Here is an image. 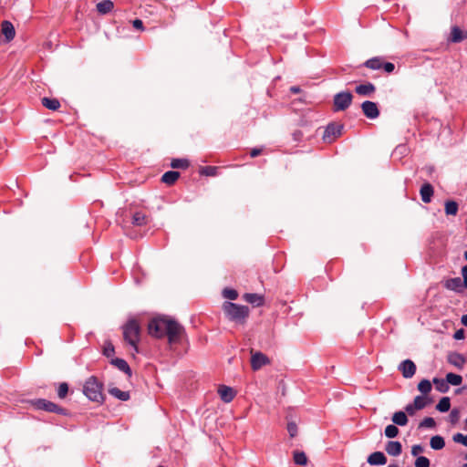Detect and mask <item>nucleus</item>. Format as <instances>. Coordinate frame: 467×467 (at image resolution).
Returning <instances> with one entry per match:
<instances>
[{
	"label": "nucleus",
	"mask_w": 467,
	"mask_h": 467,
	"mask_svg": "<svg viewBox=\"0 0 467 467\" xmlns=\"http://www.w3.org/2000/svg\"><path fill=\"white\" fill-rule=\"evenodd\" d=\"M148 330L149 334L154 337H167L170 345L179 343L185 332L181 324L167 317H158L151 319Z\"/></svg>",
	"instance_id": "f257e3e1"
},
{
	"label": "nucleus",
	"mask_w": 467,
	"mask_h": 467,
	"mask_svg": "<svg viewBox=\"0 0 467 467\" xmlns=\"http://www.w3.org/2000/svg\"><path fill=\"white\" fill-rule=\"evenodd\" d=\"M223 310L226 317L236 324H244L249 316L248 306L228 301L223 303Z\"/></svg>",
	"instance_id": "f03ea898"
},
{
	"label": "nucleus",
	"mask_w": 467,
	"mask_h": 467,
	"mask_svg": "<svg viewBox=\"0 0 467 467\" xmlns=\"http://www.w3.org/2000/svg\"><path fill=\"white\" fill-rule=\"evenodd\" d=\"M102 387V383H100L95 376H91L84 384L83 393L91 401L102 402L104 400Z\"/></svg>",
	"instance_id": "7ed1b4c3"
},
{
	"label": "nucleus",
	"mask_w": 467,
	"mask_h": 467,
	"mask_svg": "<svg viewBox=\"0 0 467 467\" xmlns=\"http://www.w3.org/2000/svg\"><path fill=\"white\" fill-rule=\"evenodd\" d=\"M140 326L136 320L130 319L123 326L124 340L138 352V342L140 340Z\"/></svg>",
	"instance_id": "20e7f679"
},
{
	"label": "nucleus",
	"mask_w": 467,
	"mask_h": 467,
	"mask_svg": "<svg viewBox=\"0 0 467 467\" xmlns=\"http://www.w3.org/2000/svg\"><path fill=\"white\" fill-rule=\"evenodd\" d=\"M353 100V95L350 91H341L335 94L333 99V110L335 112L344 111L349 108Z\"/></svg>",
	"instance_id": "39448f33"
},
{
	"label": "nucleus",
	"mask_w": 467,
	"mask_h": 467,
	"mask_svg": "<svg viewBox=\"0 0 467 467\" xmlns=\"http://www.w3.org/2000/svg\"><path fill=\"white\" fill-rule=\"evenodd\" d=\"M342 130H343V125H341V124H336V123L328 124L324 131V134H323L324 141H326V142L333 141L337 137L341 135Z\"/></svg>",
	"instance_id": "423d86ee"
},
{
	"label": "nucleus",
	"mask_w": 467,
	"mask_h": 467,
	"mask_svg": "<svg viewBox=\"0 0 467 467\" xmlns=\"http://www.w3.org/2000/svg\"><path fill=\"white\" fill-rule=\"evenodd\" d=\"M363 114L369 119H375L379 116V109L376 102L366 100L361 104Z\"/></svg>",
	"instance_id": "0eeeda50"
},
{
	"label": "nucleus",
	"mask_w": 467,
	"mask_h": 467,
	"mask_svg": "<svg viewBox=\"0 0 467 467\" xmlns=\"http://www.w3.org/2000/svg\"><path fill=\"white\" fill-rule=\"evenodd\" d=\"M443 285L446 289L457 294H462L464 292L463 280L460 277L449 278L444 282Z\"/></svg>",
	"instance_id": "6e6552de"
},
{
	"label": "nucleus",
	"mask_w": 467,
	"mask_h": 467,
	"mask_svg": "<svg viewBox=\"0 0 467 467\" xmlns=\"http://www.w3.org/2000/svg\"><path fill=\"white\" fill-rule=\"evenodd\" d=\"M399 370H400L403 378L410 379L415 375L416 365L410 359H405L399 365Z\"/></svg>",
	"instance_id": "1a4fd4ad"
},
{
	"label": "nucleus",
	"mask_w": 467,
	"mask_h": 467,
	"mask_svg": "<svg viewBox=\"0 0 467 467\" xmlns=\"http://www.w3.org/2000/svg\"><path fill=\"white\" fill-rule=\"evenodd\" d=\"M269 363V358L262 352H255L251 358V367L253 370H258L263 366Z\"/></svg>",
	"instance_id": "9d476101"
},
{
	"label": "nucleus",
	"mask_w": 467,
	"mask_h": 467,
	"mask_svg": "<svg viewBox=\"0 0 467 467\" xmlns=\"http://www.w3.org/2000/svg\"><path fill=\"white\" fill-rule=\"evenodd\" d=\"M1 31L5 36L6 42H10L15 38L16 30L13 24L8 20H4L1 23Z\"/></svg>",
	"instance_id": "9b49d317"
},
{
	"label": "nucleus",
	"mask_w": 467,
	"mask_h": 467,
	"mask_svg": "<svg viewBox=\"0 0 467 467\" xmlns=\"http://www.w3.org/2000/svg\"><path fill=\"white\" fill-rule=\"evenodd\" d=\"M447 360L451 365H452L460 369L463 368V366L466 362L464 356L458 352L449 353V355L447 357Z\"/></svg>",
	"instance_id": "f8f14e48"
},
{
	"label": "nucleus",
	"mask_w": 467,
	"mask_h": 467,
	"mask_svg": "<svg viewBox=\"0 0 467 467\" xmlns=\"http://www.w3.org/2000/svg\"><path fill=\"white\" fill-rule=\"evenodd\" d=\"M375 90H376V87L371 82L360 84L355 88L356 93L358 94L359 96H364V97L371 96L375 92Z\"/></svg>",
	"instance_id": "ddd939ff"
},
{
	"label": "nucleus",
	"mask_w": 467,
	"mask_h": 467,
	"mask_svg": "<svg viewBox=\"0 0 467 467\" xmlns=\"http://www.w3.org/2000/svg\"><path fill=\"white\" fill-rule=\"evenodd\" d=\"M370 465H384L387 462V457L382 451L372 452L367 459Z\"/></svg>",
	"instance_id": "4468645a"
},
{
	"label": "nucleus",
	"mask_w": 467,
	"mask_h": 467,
	"mask_svg": "<svg viewBox=\"0 0 467 467\" xmlns=\"http://www.w3.org/2000/svg\"><path fill=\"white\" fill-rule=\"evenodd\" d=\"M218 393L222 400L226 403L231 402L235 396L234 389L231 387L225 385H221L219 387Z\"/></svg>",
	"instance_id": "2eb2a0df"
},
{
	"label": "nucleus",
	"mask_w": 467,
	"mask_h": 467,
	"mask_svg": "<svg viewBox=\"0 0 467 467\" xmlns=\"http://www.w3.org/2000/svg\"><path fill=\"white\" fill-rule=\"evenodd\" d=\"M385 450L390 456H399L402 451V445L398 441H389L387 442Z\"/></svg>",
	"instance_id": "dca6fc26"
},
{
	"label": "nucleus",
	"mask_w": 467,
	"mask_h": 467,
	"mask_svg": "<svg viewBox=\"0 0 467 467\" xmlns=\"http://www.w3.org/2000/svg\"><path fill=\"white\" fill-rule=\"evenodd\" d=\"M110 364L116 367L119 370L127 374L128 376H131V369L125 359L114 358L110 360Z\"/></svg>",
	"instance_id": "f3484780"
},
{
	"label": "nucleus",
	"mask_w": 467,
	"mask_h": 467,
	"mask_svg": "<svg viewBox=\"0 0 467 467\" xmlns=\"http://www.w3.org/2000/svg\"><path fill=\"white\" fill-rule=\"evenodd\" d=\"M433 187L430 183H424L420 190L421 201L425 203H429L431 201L433 195Z\"/></svg>",
	"instance_id": "a211bd4d"
},
{
	"label": "nucleus",
	"mask_w": 467,
	"mask_h": 467,
	"mask_svg": "<svg viewBox=\"0 0 467 467\" xmlns=\"http://www.w3.org/2000/svg\"><path fill=\"white\" fill-rule=\"evenodd\" d=\"M33 405L37 410H42L45 411L51 412L54 408H56V403L49 401L45 399H38L33 401Z\"/></svg>",
	"instance_id": "6ab92c4d"
},
{
	"label": "nucleus",
	"mask_w": 467,
	"mask_h": 467,
	"mask_svg": "<svg viewBox=\"0 0 467 467\" xmlns=\"http://www.w3.org/2000/svg\"><path fill=\"white\" fill-rule=\"evenodd\" d=\"M109 393L121 401H127L130 398L129 391H122L117 387L109 388Z\"/></svg>",
	"instance_id": "aec40b11"
},
{
	"label": "nucleus",
	"mask_w": 467,
	"mask_h": 467,
	"mask_svg": "<svg viewBox=\"0 0 467 467\" xmlns=\"http://www.w3.org/2000/svg\"><path fill=\"white\" fill-rule=\"evenodd\" d=\"M244 299L256 306H260L264 304V297L258 294L255 293H246L244 296Z\"/></svg>",
	"instance_id": "412c9836"
},
{
	"label": "nucleus",
	"mask_w": 467,
	"mask_h": 467,
	"mask_svg": "<svg viewBox=\"0 0 467 467\" xmlns=\"http://www.w3.org/2000/svg\"><path fill=\"white\" fill-rule=\"evenodd\" d=\"M467 37V34H464L460 27L453 26L451 32L450 41L452 43H459Z\"/></svg>",
	"instance_id": "4be33fe9"
},
{
	"label": "nucleus",
	"mask_w": 467,
	"mask_h": 467,
	"mask_svg": "<svg viewBox=\"0 0 467 467\" xmlns=\"http://www.w3.org/2000/svg\"><path fill=\"white\" fill-rule=\"evenodd\" d=\"M114 7V4L110 0H103L97 4V10L101 15L109 13Z\"/></svg>",
	"instance_id": "5701e85b"
},
{
	"label": "nucleus",
	"mask_w": 467,
	"mask_h": 467,
	"mask_svg": "<svg viewBox=\"0 0 467 467\" xmlns=\"http://www.w3.org/2000/svg\"><path fill=\"white\" fill-rule=\"evenodd\" d=\"M430 446L432 450L439 451L444 448L445 441L441 435L432 436L430 440Z\"/></svg>",
	"instance_id": "b1692460"
},
{
	"label": "nucleus",
	"mask_w": 467,
	"mask_h": 467,
	"mask_svg": "<svg viewBox=\"0 0 467 467\" xmlns=\"http://www.w3.org/2000/svg\"><path fill=\"white\" fill-rule=\"evenodd\" d=\"M179 177L180 173L178 171H169L162 175L161 182L168 185H171L178 180Z\"/></svg>",
	"instance_id": "393cba45"
},
{
	"label": "nucleus",
	"mask_w": 467,
	"mask_h": 467,
	"mask_svg": "<svg viewBox=\"0 0 467 467\" xmlns=\"http://www.w3.org/2000/svg\"><path fill=\"white\" fill-rule=\"evenodd\" d=\"M394 425L405 426L408 423V417L404 411H397L392 416Z\"/></svg>",
	"instance_id": "a878e982"
},
{
	"label": "nucleus",
	"mask_w": 467,
	"mask_h": 467,
	"mask_svg": "<svg viewBox=\"0 0 467 467\" xmlns=\"http://www.w3.org/2000/svg\"><path fill=\"white\" fill-rule=\"evenodd\" d=\"M42 105L48 109L57 110L60 108V102L57 99L43 98Z\"/></svg>",
	"instance_id": "bb28decb"
},
{
	"label": "nucleus",
	"mask_w": 467,
	"mask_h": 467,
	"mask_svg": "<svg viewBox=\"0 0 467 467\" xmlns=\"http://www.w3.org/2000/svg\"><path fill=\"white\" fill-rule=\"evenodd\" d=\"M147 223H148V218L144 213H142L140 212H136L133 214L132 224H134L136 226H142V225L147 224Z\"/></svg>",
	"instance_id": "cd10ccee"
},
{
	"label": "nucleus",
	"mask_w": 467,
	"mask_h": 467,
	"mask_svg": "<svg viewBox=\"0 0 467 467\" xmlns=\"http://www.w3.org/2000/svg\"><path fill=\"white\" fill-rule=\"evenodd\" d=\"M451 409V400L449 397H442L438 404L436 405V410L440 412H447Z\"/></svg>",
	"instance_id": "c85d7f7f"
},
{
	"label": "nucleus",
	"mask_w": 467,
	"mask_h": 467,
	"mask_svg": "<svg viewBox=\"0 0 467 467\" xmlns=\"http://www.w3.org/2000/svg\"><path fill=\"white\" fill-rule=\"evenodd\" d=\"M458 203L455 201L445 202V213L447 215H456L458 212Z\"/></svg>",
	"instance_id": "c756f323"
},
{
	"label": "nucleus",
	"mask_w": 467,
	"mask_h": 467,
	"mask_svg": "<svg viewBox=\"0 0 467 467\" xmlns=\"http://www.w3.org/2000/svg\"><path fill=\"white\" fill-rule=\"evenodd\" d=\"M364 66L366 67H368V68H370V69H373V70H377V69L381 68L382 62H381V60L379 57H372L370 59H368L364 63Z\"/></svg>",
	"instance_id": "7c9ffc66"
},
{
	"label": "nucleus",
	"mask_w": 467,
	"mask_h": 467,
	"mask_svg": "<svg viewBox=\"0 0 467 467\" xmlns=\"http://www.w3.org/2000/svg\"><path fill=\"white\" fill-rule=\"evenodd\" d=\"M446 380L448 384H451L452 386H459L462 382V378L458 374L450 372L446 375Z\"/></svg>",
	"instance_id": "2f4dec72"
},
{
	"label": "nucleus",
	"mask_w": 467,
	"mask_h": 467,
	"mask_svg": "<svg viewBox=\"0 0 467 467\" xmlns=\"http://www.w3.org/2000/svg\"><path fill=\"white\" fill-rule=\"evenodd\" d=\"M433 383L435 384L437 390L441 393H445L449 390V385L447 383V380H444L442 379L434 378Z\"/></svg>",
	"instance_id": "473e14b6"
},
{
	"label": "nucleus",
	"mask_w": 467,
	"mask_h": 467,
	"mask_svg": "<svg viewBox=\"0 0 467 467\" xmlns=\"http://www.w3.org/2000/svg\"><path fill=\"white\" fill-rule=\"evenodd\" d=\"M294 462L296 464L303 466L307 462L306 455L304 451H294Z\"/></svg>",
	"instance_id": "72a5a7b5"
},
{
	"label": "nucleus",
	"mask_w": 467,
	"mask_h": 467,
	"mask_svg": "<svg viewBox=\"0 0 467 467\" xmlns=\"http://www.w3.org/2000/svg\"><path fill=\"white\" fill-rule=\"evenodd\" d=\"M190 162L187 159H173L171 162V166L173 169H187Z\"/></svg>",
	"instance_id": "f704fd0d"
},
{
	"label": "nucleus",
	"mask_w": 467,
	"mask_h": 467,
	"mask_svg": "<svg viewBox=\"0 0 467 467\" xmlns=\"http://www.w3.org/2000/svg\"><path fill=\"white\" fill-rule=\"evenodd\" d=\"M431 400H427L423 396H416L413 400V406L419 410L424 409Z\"/></svg>",
	"instance_id": "c9c22d12"
},
{
	"label": "nucleus",
	"mask_w": 467,
	"mask_h": 467,
	"mask_svg": "<svg viewBox=\"0 0 467 467\" xmlns=\"http://www.w3.org/2000/svg\"><path fill=\"white\" fill-rule=\"evenodd\" d=\"M200 174L204 176H217L218 167L215 166H204L200 170Z\"/></svg>",
	"instance_id": "e433bc0d"
},
{
	"label": "nucleus",
	"mask_w": 467,
	"mask_h": 467,
	"mask_svg": "<svg viewBox=\"0 0 467 467\" xmlns=\"http://www.w3.org/2000/svg\"><path fill=\"white\" fill-rule=\"evenodd\" d=\"M418 389L421 393H423V394H428L431 390V381L428 380V379H422L418 384Z\"/></svg>",
	"instance_id": "4c0bfd02"
},
{
	"label": "nucleus",
	"mask_w": 467,
	"mask_h": 467,
	"mask_svg": "<svg viewBox=\"0 0 467 467\" xmlns=\"http://www.w3.org/2000/svg\"><path fill=\"white\" fill-rule=\"evenodd\" d=\"M436 426L435 420L431 417L424 418L419 424V428L433 429Z\"/></svg>",
	"instance_id": "58836bf2"
},
{
	"label": "nucleus",
	"mask_w": 467,
	"mask_h": 467,
	"mask_svg": "<svg viewBox=\"0 0 467 467\" xmlns=\"http://www.w3.org/2000/svg\"><path fill=\"white\" fill-rule=\"evenodd\" d=\"M385 435L388 438H395L399 434V429L394 424H389L385 428Z\"/></svg>",
	"instance_id": "ea45409f"
},
{
	"label": "nucleus",
	"mask_w": 467,
	"mask_h": 467,
	"mask_svg": "<svg viewBox=\"0 0 467 467\" xmlns=\"http://www.w3.org/2000/svg\"><path fill=\"white\" fill-rule=\"evenodd\" d=\"M461 417L460 410L459 409H452L449 414V421L454 425L456 424Z\"/></svg>",
	"instance_id": "a19ab883"
},
{
	"label": "nucleus",
	"mask_w": 467,
	"mask_h": 467,
	"mask_svg": "<svg viewBox=\"0 0 467 467\" xmlns=\"http://www.w3.org/2000/svg\"><path fill=\"white\" fill-rule=\"evenodd\" d=\"M114 353H115V348L112 345V343L109 341L105 342V345L103 348V355L106 356L107 358H110L114 355Z\"/></svg>",
	"instance_id": "79ce46f5"
},
{
	"label": "nucleus",
	"mask_w": 467,
	"mask_h": 467,
	"mask_svg": "<svg viewBox=\"0 0 467 467\" xmlns=\"http://www.w3.org/2000/svg\"><path fill=\"white\" fill-rule=\"evenodd\" d=\"M68 393V385L66 382H62L57 388V396L59 399H64Z\"/></svg>",
	"instance_id": "37998d69"
},
{
	"label": "nucleus",
	"mask_w": 467,
	"mask_h": 467,
	"mask_svg": "<svg viewBox=\"0 0 467 467\" xmlns=\"http://www.w3.org/2000/svg\"><path fill=\"white\" fill-rule=\"evenodd\" d=\"M223 296L227 299L235 300L238 297V293L234 289L224 288L223 291Z\"/></svg>",
	"instance_id": "c03bdc74"
},
{
	"label": "nucleus",
	"mask_w": 467,
	"mask_h": 467,
	"mask_svg": "<svg viewBox=\"0 0 467 467\" xmlns=\"http://www.w3.org/2000/svg\"><path fill=\"white\" fill-rule=\"evenodd\" d=\"M414 465L415 467H430V460L425 456H418Z\"/></svg>",
	"instance_id": "a18cd8bd"
},
{
	"label": "nucleus",
	"mask_w": 467,
	"mask_h": 467,
	"mask_svg": "<svg viewBox=\"0 0 467 467\" xmlns=\"http://www.w3.org/2000/svg\"><path fill=\"white\" fill-rule=\"evenodd\" d=\"M452 440L454 442L461 443L467 447V435L458 432L453 435Z\"/></svg>",
	"instance_id": "49530a36"
},
{
	"label": "nucleus",
	"mask_w": 467,
	"mask_h": 467,
	"mask_svg": "<svg viewBox=\"0 0 467 467\" xmlns=\"http://www.w3.org/2000/svg\"><path fill=\"white\" fill-rule=\"evenodd\" d=\"M287 431L291 438H294L297 434V425L294 421H289L287 423Z\"/></svg>",
	"instance_id": "de8ad7c7"
},
{
	"label": "nucleus",
	"mask_w": 467,
	"mask_h": 467,
	"mask_svg": "<svg viewBox=\"0 0 467 467\" xmlns=\"http://www.w3.org/2000/svg\"><path fill=\"white\" fill-rule=\"evenodd\" d=\"M424 451V448L420 444H415L411 447V455L418 457L420 453Z\"/></svg>",
	"instance_id": "09e8293b"
},
{
	"label": "nucleus",
	"mask_w": 467,
	"mask_h": 467,
	"mask_svg": "<svg viewBox=\"0 0 467 467\" xmlns=\"http://www.w3.org/2000/svg\"><path fill=\"white\" fill-rule=\"evenodd\" d=\"M381 68H383L387 73H391L395 69V66L391 62H385L382 63Z\"/></svg>",
	"instance_id": "8fccbe9b"
},
{
	"label": "nucleus",
	"mask_w": 467,
	"mask_h": 467,
	"mask_svg": "<svg viewBox=\"0 0 467 467\" xmlns=\"http://www.w3.org/2000/svg\"><path fill=\"white\" fill-rule=\"evenodd\" d=\"M51 412H55L59 415H67V410L66 409H64L57 404H56V408H54Z\"/></svg>",
	"instance_id": "3c124183"
},
{
	"label": "nucleus",
	"mask_w": 467,
	"mask_h": 467,
	"mask_svg": "<svg viewBox=\"0 0 467 467\" xmlns=\"http://www.w3.org/2000/svg\"><path fill=\"white\" fill-rule=\"evenodd\" d=\"M461 273L464 284V289H467V265L462 267Z\"/></svg>",
	"instance_id": "603ef678"
},
{
	"label": "nucleus",
	"mask_w": 467,
	"mask_h": 467,
	"mask_svg": "<svg viewBox=\"0 0 467 467\" xmlns=\"http://www.w3.org/2000/svg\"><path fill=\"white\" fill-rule=\"evenodd\" d=\"M405 410L409 415L412 416L415 413V411L419 410L414 408L413 402H412V403H409L406 405Z\"/></svg>",
	"instance_id": "864d4df0"
},
{
	"label": "nucleus",
	"mask_w": 467,
	"mask_h": 467,
	"mask_svg": "<svg viewBox=\"0 0 467 467\" xmlns=\"http://www.w3.org/2000/svg\"><path fill=\"white\" fill-rule=\"evenodd\" d=\"M464 334H465L464 330L462 328H460V329L455 331V333L453 335V337L456 340H461V339L464 338Z\"/></svg>",
	"instance_id": "5fc2aeb1"
},
{
	"label": "nucleus",
	"mask_w": 467,
	"mask_h": 467,
	"mask_svg": "<svg viewBox=\"0 0 467 467\" xmlns=\"http://www.w3.org/2000/svg\"><path fill=\"white\" fill-rule=\"evenodd\" d=\"M132 25L136 29L144 30L143 22L140 19L133 20Z\"/></svg>",
	"instance_id": "6e6d98bb"
},
{
	"label": "nucleus",
	"mask_w": 467,
	"mask_h": 467,
	"mask_svg": "<svg viewBox=\"0 0 467 467\" xmlns=\"http://www.w3.org/2000/svg\"><path fill=\"white\" fill-rule=\"evenodd\" d=\"M407 151V147L405 145H399L396 147L395 150H394V153L397 154H400V155H403L405 154Z\"/></svg>",
	"instance_id": "4d7b16f0"
},
{
	"label": "nucleus",
	"mask_w": 467,
	"mask_h": 467,
	"mask_svg": "<svg viewBox=\"0 0 467 467\" xmlns=\"http://www.w3.org/2000/svg\"><path fill=\"white\" fill-rule=\"evenodd\" d=\"M261 152H262V149H260V148H254L250 151V156L252 158H254V157H257L258 155H260Z\"/></svg>",
	"instance_id": "13d9d810"
},
{
	"label": "nucleus",
	"mask_w": 467,
	"mask_h": 467,
	"mask_svg": "<svg viewBox=\"0 0 467 467\" xmlns=\"http://www.w3.org/2000/svg\"><path fill=\"white\" fill-rule=\"evenodd\" d=\"M300 90H301V89H300V88H299L298 86H292V87L290 88V91H291L292 93H295V94L299 93V92H300Z\"/></svg>",
	"instance_id": "bf43d9fd"
},
{
	"label": "nucleus",
	"mask_w": 467,
	"mask_h": 467,
	"mask_svg": "<svg viewBox=\"0 0 467 467\" xmlns=\"http://www.w3.org/2000/svg\"><path fill=\"white\" fill-rule=\"evenodd\" d=\"M463 326L467 327V314L463 315L461 319Z\"/></svg>",
	"instance_id": "052dcab7"
},
{
	"label": "nucleus",
	"mask_w": 467,
	"mask_h": 467,
	"mask_svg": "<svg viewBox=\"0 0 467 467\" xmlns=\"http://www.w3.org/2000/svg\"><path fill=\"white\" fill-rule=\"evenodd\" d=\"M464 430L467 431V418L464 420Z\"/></svg>",
	"instance_id": "680f3d73"
},
{
	"label": "nucleus",
	"mask_w": 467,
	"mask_h": 467,
	"mask_svg": "<svg viewBox=\"0 0 467 467\" xmlns=\"http://www.w3.org/2000/svg\"><path fill=\"white\" fill-rule=\"evenodd\" d=\"M388 467H399L398 464H389Z\"/></svg>",
	"instance_id": "e2e57ef3"
},
{
	"label": "nucleus",
	"mask_w": 467,
	"mask_h": 467,
	"mask_svg": "<svg viewBox=\"0 0 467 467\" xmlns=\"http://www.w3.org/2000/svg\"><path fill=\"white\" fill-rule=\"evenodd\" d=\"M464 259L467 261V250L464 252Z\"/></svg>",
	"instance_id": "0e129e2a"
},
{
	"label": "nucleus",
	"mask_w": 467,
	"mask_h": 467,
	"mask_svg": "<svg viewBox=\"0 0 467 467\" xmlns=\"http://www.w3.org/2000/svg\"><path fill=\"white\" fill-rule=\"evenodd\" d=\"M462 467H467V463L463 464Z\"/></svg>",
	"instance_id": "69168bd1"
},
{
	"label": "nucleus",
	"mask_w": 467,
	"mask_h": 467,
	"mask_svg": "<svg viewBox=\"0 0 467 467\" xmlns=\"http://www.w3.org/2000/svg\"><path fill=\"white\" fill-rule=\"evenodd\" d=\"M465 460H467V454L465 455Z\"/></svg>",
	"instance_id": "338daca9"
},
{
	"label": "nucleus",
	"mask_w": 467,
	"mask_h": 467,
	"mask_svg": "<svg viewBox=\"0 0 467 467\" xmlns=\"http://www.w3.org/2000/svg\"><path fill=\"white\" fill-rule=\"evenodd\" d=\"M159 467H163V466H159Z\"/></svg>",
	"instance_id": "774afa93"
}]
</instances>
